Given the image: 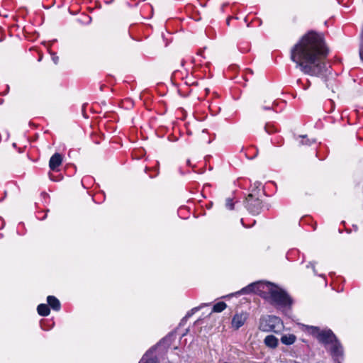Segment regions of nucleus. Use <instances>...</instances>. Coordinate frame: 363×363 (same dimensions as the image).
Listing matches in <instances>:
<instances>
[{"label": "nucleus", "instance_id": "f257e3e1", "mask_svg": "<svg viewBox=\"0 0 363 363\" xmlns=\"http://www.w3.org/2000/svg\"><path fill=\"white\" fill-rule=\"evenodd\" d=\"M328 53L322 36L311 31L292 47L291 60L305 74L319 77L326 71L323 60Z\"/></svg>", "mask_w": 363, "mask_h": 363}, {"label": "nucleus", "instance_id": "f03ea898", "mask_svg": "<svg viewBox=\"0 0 363 363\" xmlns=\"http://www.w3.org/2000/svg\"><path fill=\"white\" fill-rule=\"evenodd\" d=\"M264 291V293H267L268 296H264L265 298H269V301L275 305L286 306L291 305V299L288 294L278 286L273 285L270 283L265 284H251L246 288L241 290L242 294H246L256 290Z\"/></svg>", "mask_w": 363, "mask_h": 363}, {"label": "nucleus", "instance_id": "7ed1b4c3", "mask_svg": "<svg viewBox=\"0 0 363 363\" xmlns=\"http://www.w3.org/2000/svg\"><path fill=\"white\" fill-rule=\"evenodd\" d=\"M306 331L316 337L327 347L333 357H339L342 354V348L330 330H320L315 326H306Z\"/></svg>", "mask_w": 363, "mask_h": 363}, {"label": "nucleus", "instance_id": "20e7f679", "mask_svg": "<svg viewBox=\"0 0 363 363\" xmlns=\"http://www.w3.org/2000/svg\"><path fill=\"white\" fill-rule=\"evenodd\" d=\"M281 324V321L279 318L267 315L260 319L259 328L264 332L276 331L275 328Z\"/></svg>", "mask_w": 363, "mask_h": 363}, {"label": "nucleus", "instance_id": "39448f33", "mask_svg": "<svg viewBox=\"0 0 363 363\" xmlns=\"http://www.w3.org/2000/svg\"><path fill=\"white\" fill-rule=\"evenodd\" d=\"M246 207L252 214H258L262 209V201L253 195L249 194L246 199Z\"/></svg>", "mask_w": 363, "mask_h": 363}, {"label": "nucleus", "instance_id": "423d86ee", "mask_svg": "<svg viewBox=\"0 0 363 363\" xmlns=\"http://www.w3.org/2000/svg\"><path fill=\"white\" fill-rule=\"evenodd\" d=\"M247 319V313H236L233 318L232 320V327L235 329H238L241 326H242L245 321Z\"/></svg>", "mask_w": 363, "mask_h": 363}, {"label": "nucleus", "instance_id": "0eeeda50", "mask_svg": "<svg viewBox=\"0 0 363 363\" xmlns=\"http://www.w3.org/2000/svg\"><path fill=\"white\" fill-rule=\"evenodd\" d=\"M62 156L60 153H55L50 159L49 167L52 171H57V167L61 165Z\"/></svg>", "mask_w": 363, "mask_h": 363}, {"label": "nucleus", "instance_id": "6e6552de", "mask_svg": "<svg viewBox=\"0 0 363 363\" xmlns=\"http://www.w3.org/2000/svg\"><path fill=\"white\" fill-rule=\"evenodd\" d=\"M264 342L267 347L271 348H275L278 345V339L272 335H267Z\"/></svg>", "mask_w": 363, "mask_h": 363}, {"label": "nucleus", "instance_id": "1a4fd4ad", "mask_svg": "<svg viewBox=\"0 0 363 363\" xmlns=\"http://www.w3.org/2000/svg\"><path fill=\"white\" fill-rule=\"evenodd\" d=\"M49 306L55 311L60 309V303L59 300L53 296H48L47 298Z\"/></svg>", "mask_w": 363, "mask_h": 363}, {"label": "nucleus", "instance_id": "9d476101", "mask_svg": "<svg viewBox=\"0 0 363 363\" xmlns=\"http://www.w3.org/2000/svg\"><path fill=\"white\" fill-rule=\"evenodd\" d=\"M296 336L293 334L284 335L281 337V341L283 344L290 345L296 341Z\"/></svg>", "mask_w": 363, "mask_h": 363}, {"label": "nucleus", "instance_id": "9b49d317", "mask_svg": "<svg viewBox=\"0 0 363 363\" xmlns=\"http://www.w3.org/2000/svg\"><path fill=\"white\" fill-rule=\"evenodd\" d=\"M38 313L43 316H47L50 314L49 306L46 304L41 303L38 306Z\"/></svg>", "mask_w": 363, "mask_h": 363}, {"label": "nucleus", "instance_id": "f8f14e48", "mask_svg": "<svg viewBox=\"0 0 363 363\" xmlns=\"http://www.w3.org/2000/svg\"><path fill=\"white\" fill-rule=\"evenodd\" d=\"M157 359L156 357H150V353H146L143 358L140 359L139 363H157Z\"/></svg>", "mask_w": 363, "mask_h": 363}, {"label": "nucleus", "instance_id": "ddd939ff", "mask_svg": "<svg viewBox=\"0 0 363 363\" xmlns=\"http://www.w3.org/2000/svg\"><path fill=\"white\" fill-rule=\"evenodd\" d=\"M227 307V305L225 302H218L216 303L213 307V312L220 313L224 311Z\"/></svg>", "mask_w": 363, "mask_h": 363}, {"label": "nucleus", "instance_id": "4468645a", "mask_svg": "<svg viewBox=\"0 0 363 363\" xmlns=\"http://www.w3.org/2000/svg\"><path fill=\"white\" fill-rule=\"evenodd\" d=\"M225 206L230 210H233L234 208V203L233 202V200L231 199L228 198L226 199Z\"/></svg>", "mask_w": 363, "mask_h": 363}, {"label": "nucleus", "instance_id": "2eb2a0df", "mask_svg": "<svg viewBox=\"0 0 363 363\" xmlns=\"http://www.w3.org/2000/svg\"><path fill=\"white\" fill-rule=\"evenodd\" d=\"M299 138H301V140L299 142L300 145H309L310 144L308 139L305 140L306 135H300Z\"/></svg>", "mask_w": 363, "mask_h": 363}, {"label": "nucleus", "instance_id": "dca6fc26", "mask_svg": "<svg viewBox=\"0 0 363 363\" xmlns=\"http://www.w3.org/2000/svg\"><path fill=\"white\" fill-rule=\"evenodd\" d=\"M206 304H203V305L200 306L199 307L194 308L191 311V312H189V313H187V315H186V317H189V316H191V315L194 313V312L199 311V309H201V308H203V306H206Z\"/></svg>", "mask_w": 363, "mask_h": 363}, {"label": "nucleus", "instance_id": "f3484780", "mask_svg": "<svg viewBox=\"0 0 363 363\" xmlns=\"http://www.w3.org/2000/svg\"><path fill=\"white\" fill-rule=\"evenodd\" d=\"M264 129L268 133H272L274 132L273 126L269 124H266Z\"/></svg>", "mask_w": 363, "mask_h": 363}, {"label": "nucleus", "instance_id": "a211bd4d", "mask_svg": "<svg viewBox=\"0 0 363 363\" xmlns=\"http://www.w3.org/2000/svg\"><path fill=\"white\" fill-rule=\"evenodd\" d=\"M49 177H50V179L52 181H54V182H57V181H58L57 179H55V177H53V176H52V174H49Z\"/></svg>", "mask_w": 363, "mask_h": 363}, {"label": "nucleus", "instance_id": "6ab92c4d", "mask_svg": "<svg viewBox=\"0 0 363 363\" xmlns=\"http://www.w3.org/2000/svg\"><path fill=\"white\" fill-rule=\"evenodd\" d=\"M310 85H311V82L308 80V86H305V85H304V86H303V89H305V90H306V89L309 87V86H310Z\"/></svg>", "mask_w": 363, "mask_h": 363}, {"label": "nucleus", "instance_id": "aec40b11", "mask_svg": "<svg viewBox=\"0 0 363 363\" xmlns=\"http://www.w3.org/2000/svg\"><path fill=\"white\" fill-rule=\"evenodd\" d=\"M229 23H230V19H228L227 20V24L229 25Z\"/></svg>", "mask_w": 363, "mask_h": 363}, {"label": "nucleus", "instance_id": "412c9836", "mask_svg": "<svg viewBox=\"0 0 363 363\" xmlns=\"http://www.w3.org/2000/svg\"><path fill=\"white\" fill-rule=\"evenodd\" d=\"M293 363H298V362L294 361V362H293Z\"/></svg>", "mask_w": 363, "mask_h": 363}]
</instances>
